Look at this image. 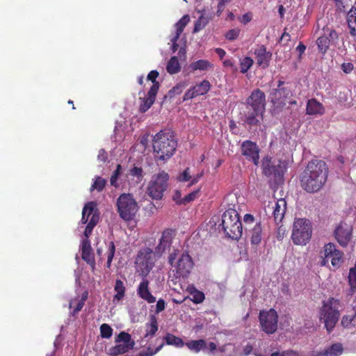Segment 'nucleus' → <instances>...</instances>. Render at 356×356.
<instances>
[{"mask_svg": "<svg viewBox=\"0 0 356 356\" xmlns=\"http://www.w3.org/2000/svg\"><path fill=\"white\" fill-rule=\"evenodd\" d=\"M328 168L321 160L311 161L305 170L301 177V186L307 192L315 193L318 191L326 182Z\"/></svg>", "mask_w": 356, "mask_h": 356, "instance_id": "nucleus-1", "label": "nucleus"}, {"mask_svg": "<svg viewBox=\"0 0 356 356\" xmlns=\"http://www.w3.org/2000/svg\"><path fill=\"white\" fill-rule=\"evenodd\" d=\"M152 146L159 156H172L177 146L174 132L170 129L160 131L154 136Z\"/></svg>", "mask_w": 356, "mask_h": 356, "instance_id": "nucleus-2", "label": "nucleus"}, {"mask_svg": "<svg viewBox=\"0 0 356 356\" xmlns=\"http://www.w3.org/2000/svg\"><path fill=\"white\" fill-rule=\"evenodd\" d=\"M340 302L334 298H330L324 302L320 310V321H322L328 333H330L334 328L339 321Z\"/></svg>", "mask_w": 356, "mask_h": 356, "instance_id": "nucleus-3", "label": "nucleus"}, {"mask_svg": "<svg viewBox=\"0 0 356 356\" xmlns=\"http://www.w3.org/2000/svg\"><path fill=\"white\" fill-rule=\"evenodd\" d=\"M220 225L227 237L235 240L241 238L243 231L242 224L235 209L229 208L224 212Z\"/></svg>", "mask_w": 356, "mask_h": 356, "instance_id": "nucleus-4", "label": "nucleus"}, {"mask_svg": "<svg viewBox=\"0 0 356 356\" xmlns=\"http://www.w3.org/2000/svg\"><path fill=\"white\" fill-rule=\"evenodd\" d=\"M168 263L175 268L177 277H186L193 267V261L188 252L174 250L168 256Z\"/></svg>", "mask_w": 356, "mask_h": 356, "instance_id": "nucleus-5", "label": "nucleus"}, {"mask_svg": "<svg viewBox=\"0 0 356 356\" xmlns=\"http://www.w3.org/2000/svg\"><path fill=\"white\" fill-rule=\"evenodd\" d=\"M290 159L283 157H264L262 161L263 172L266 176H274L280 179L286 170Z\"/></svg>", "mask_w": 356, "mask_h": 356, "instance_id": "nucleus-6", "label": "nucleus"}, {"mask_svg": "<svg viewBox=\"0 0 356 356\" xmlns=\"http://www.w3.org/2000/svg\"><path fill=\"white\" fill-rule=\"evenodd\" d=\"M312 233L311 222L305 218H296L291 234V239L296 245H305L309 241Z\"/></svg>", "mask_w": 356, "mask_h": 356, "instance_id": "nucleus-7", "label": "nucleus"}, {"mask_svg": "<svg viewBox=\"0 0 356 356\" xmlns=\"http://www.w3.org/2000/svg\"><path fill=\"white\" fill-rule=\"evenodd\" d=\"M118 211L124 220H131L136 216L138 207L136 201L130 194H122L117 200Z\"/></svg>", "mask_w": 356, "mask_h": 356, "instance_id": "nucleus-8", "label": "nucleus"}, {"mask_svg": "<svg viewBox=\"0 0 356 356\" xmlns=\"http://www.w3.org/2000/svg\"><path fill=\"white\" fill-rule=\"evenodd\" d=\"M169 176L165 172L154 175L149 184L147 193L153 199L159 200L168 187Z\"/></svg>", "mask_w": 356, "mask_h": 356, "instance_id": "nucleus-9", "label": "nucleus"}, {"mask_svg": "<svg viewBox=\"0 0 356 356\" xmlns=\"http://www.w3.org/2000/svg\"><path fill=\"white\" fill-rule=\"evenodd\" d=\"M159 73L157 70H152L149 72L147 79L152 83V86L147 92V96L142 99L143 104L140 106V111L146 112L155 102L156 95L160 88L161 84L156 81Z\"/></svg>", "mask_w": 356, "mask_h": 356, "instance_id": "nucleus-10", "label": "nucleus"}, {"mask_svg": "<svg viewBox=\"0 0 356 356\" xmlns=\"http://www.w3.org/2000/svg\"><path fill=\"white\" fill-rule=\"evenodd\" d=\"M115 342L117 344L108 350V355L111 356L126 353L133 349L135 346V341L131 339V335L124 331L117 336Z\"/></svg>", "mask_w": 356, "mask_h": 356, "instance_id": "nucleus-11", "label": "nucleus"}, {"mask_svg": "<svg viewBox=\"0 0 356 356\" xmlns=\"http://www.w3.org/2000/svg\"><path fill=\"white\" fill-rule=\"evenodd\" d=\"M264 111L245 106V110L241 112L243 125L248 127L249 131L256 130L258 127L261 126L264 120Z\"/></svg>", "mask_w": 356, "mask_h": 356, "instance_id": "nucleus-12", "label": "nucleus"}, {"mask_svg": "<svg viewBox=\"0 0 356 356\" xmlns=\"http://www.w3.org/2000/svg\"><path fill=\"white\" fill-rule=\"evenodd\" d=\"M286 209V202L281 198L277 200H273L264 206V210L266 216L273 218L276 224L282 222Z\"/></svg>", "mask_w": 356, "mask_h": 356, "instance_id": "nucleus-13", "label": "nucleus"}, {"mask_svg": "<svg viewBox=\"0 0 356 356\" xmlns=\"http://www.w3.org/2000/svg\"><path fill=\"white\" fill-rule=\"evenodd\" d=\"M343 252L336 248L334 243H329L323 247V251L321 252V265L324 266L328 264L329 259H331L332 265L335 268H339L342 263Z\"/></svg>", "mask_w": 356, "mask_h": 356, "instance_id": "nucleus-14", "label": "nucleus"}, {"mask_svg": "<svg viewBox=\"0 0 356 356\" xmlns=\"http://www.w3.org/2000/svg\"><path fill=\"white\" fill-rule=\"evenodd\" d=\"M284 81H278L277 88L273 89L270 93L271 103L274 106L280 108L284 107L287 99L293 95L291 88L284 86Z\"/></svg>", "mask_w": 356, "mask_h": 356, "instance_id": "nucleus-15", "label": "nucleus"}, {"mask_svg": "<svg viewBox=\"0 0 356 356\" xmlns=\"http://www.w3.org/2000/svg\"><path fill=\"white\" fill-rule=\"evenodd\" d=\"M259 319L262 330L266 334H273L277 330L278 316L275 309L260 311Z\"/></svg>", "mask_w": 356, "mask_h": 356, "instance_id": "nucleus-16", "label": "nucleus"}, {"mask_svg": "<svg viewBox=\"0 0 356 356\" xmlns=\"http://www.w3.org/2000/svg\"><path fill=\"white\" fill-rule=\"evenodd\" d=\"M266 99L265 93L259 88L253 90L246 99L245 106L265 112Z\"/></svg>", "mask_w": 356, "mask_h": 356, "instance_id": "nucleus-17", "label": "nucleus"}, {"mask_svg": "<svg viewBox=\"0 0 356 356\" xmlns=\"http://www.w3.org/2000/svg\"><path fill=\"white\" fill-rule=\"evenodd\" d=\"M175 236V232L172 229H165L163 232L159 243L155 248L154 253L158 256H161L164 252L170 249L172 240Z\"/></svg>", "mask_w": 356, "mask_h": 356, "instance_id": "nucleus-18", "label": "nucleus"}, {"mask_svg": "<svg viewBox=\"0 0 356 356\" xmlns=\"http://www.w3.org/2000/svg\"><path fill=\"white\" fill-rule=\"evenodd\" d=\"M211 85L208 80H203L200 83L189 88L184 94L183 100L191 99L197 96L207 94L211 89Z\"/></svg>", "mask_w": 356, "mask_h": 356, "instance_id": "nucleus-19", "label": "nucleus"}, {"mask_svg": "<svg viewBox=\"0 0 356 356\" xmlns=\"http://www.w3.org/2000/svg\"><path fill=\"white\" fill-rule=\"evenodd\" d=\"M353 227L346 223H341L335 229L334 235L338 243L346 247L351 239Z\"/></svg>", "mask_w": 356, "mask_h": 356, "instance_id": "nucleus-20", "label": "nucleus"}, {"mask_svg": "<svg viewBox=\"0 0 356 356\" xmlns=\"http://www.w3.org/2000/svg\"><path fill=\"white\" fill-rule=\"evenodd\" d=\"M137 293L140 298L145 300L148 303L156 302V298L149 291V281L146 278H143L139 284Z\"/></svg>", "mask_w": 356, "mask_h": 356, "instance_id": "nucleus-21", "label": "nucleus"}, {"mask_svg": "<svg viewBox=\"0 0 356 356\" xmlns=\"http://www.w3.org/2000/svg\"><path fill=\"white\" fill-rule=\"evenodd\" d=\"M254 55L257 63L259 66H262L264 68L268 66L272 54L267 51L264 45H261L255 49Z\"/></svg>", "mask_w": 356, "mask_h": 356, "instance_id": "nucleus-22", "label": "nucleus"}, {"mask_svg": "<svg viewBox=\"0 0 356 356\" xmlns=\"http://www.w3.org/2000/svg\"><path fill=\"white\" fill-rule=\"evenodd\" d=\"M306 113L309 115H322L325 113V107L316 99L312 98L307 102Z\"/></svg>", "mask_w": 356, "mask_h": 356, "instance_id": "nucleus-23", "label": "nucleus"}, {"mask_svg": "<svg viewBox=\"0 0 356 356\" xmlns=\"http://www.w3.org/2000/svg\"><path fill=\"white\" fill-rule=\"evenodd\" d=\"M198 13H201V15L195 22L193 33H197L202 30L214 16L213 13H207L204 9L199 10Z\"/></svg>", "mask_w": 356, "mask_h": 356, "instance_id": "nucleus-24", "label": "nucleus"}, {"mask_svg": "<svg viewBox=\"0 0 356 356\" xmlns=\"http://www.w3.org/2000/svg\"><path fill=\"white\" fill-rule=\"evenodd\" d=\"M343 353L341 343H334L323 352H310V356H339Z\"/></svg>", "mask_w": 356, "mask_h": 356, "instance_id": "nucleus-25", "label": "nucleus"}, {"mask_svg": "<svg viewBox=\"0 0 356 356\" xmlns=\"http://www.w3.org/2000/svg\"><path fill=\"white\" fill-rule=\"evenodd\" d=\"M243 156H259L260 149L257 143L250 140L243 141L241 145Z\"/></svg>", "mask_w": 356, "mask_h": 356, "instance_id": "nucleus-26", "label": "nucleus"}, {"mask_svg": "<svg viewBox=\"0 0 356 356\" xmlns=\"http://www.w3.org/2000/svg\"><path fill=\"white\" fill-rule=\"evenodd\" d=\"M91 246L89 240L86 239L82 241L81 251L82 259L91 266L95 265V259L93 255L91 254Z\"/></svg>", "mask_w": 356, "mask_h": 356, "instance_id": "nucleus-27", "label": "nucleus"}, {"mask_svg": "<svg viewBox=\"0 0 356 356\" xmlns=\"http://www.w3.org/2000/svg\"><path fill=\"white\" fill-rule=\"evenodd\" d=\"M189 68L192 72L197 70L208 71L213 68V65L208 60L200 59L191 63L189 65Z\"/></svg>", "mask_w": 356, "mask_h": 356, "instance_id": "nucleus-28", "label": "nucleus"}, {"mask_svg": "<svg viewBox=\"0 0 356 356\" xmlns=\"http://www.w3.org/2000/svg\"><path fill=\"white\" fill-rule=\"evenodd\" d=\"M346 20L350 33L351 35H356V8H352L347 13Z\"/></svg>", "mask_w": 356, "mask_h": 356, "instance_id": "nucleus-29", "label": "nucleus"}, {"mask_svg": "<svg viewBox=\"0 0 356 356\" xmlns=\"http://www.w3.org/2000/svg\"><path fill=\"white\" fill-rule=\"evenodd\" d=\"M96 207V203L94 202H89L84 206L82 211V218L81 220V224H86L88 221V218L90 215H93L94 213H97L95 211V208Z\"/></svg>", "mask_w": 356, "mask_h": 356, "instance_id": "nucleus-30", "label": "nucleus"}, {"mask_svg": "<svg viewBox=\"0 0 356 356\" xmlns=\"http://www.w3.org/2000/svg\"><path fill=\"white\" fill-rule=\"evenodd\" d=\"M190 21V17L188 15H184L176 24V33L174 35V41L176 40H179L181 34L184 30V28L188 24Z\"/></svg>", "mask_w": 356, "mask_h": 356, "instance_id": "nucleus-31", "label": "nucleus"}, {"mask_svg": "<svg viewBox=\"0 0 356 356\" xmlns=\"http://www.w3.org/2000/svg\"><path fill=\"white\" fill-rule=\"evenodd\" d=\"M341 325L345 329H353L356 327V310L353 314L344 315L341 321Z\"/></svg>", "mask_w": 356, "mask_h": 356, "instance_id": "nucleus-32", "label": "nucleus"}, {"mask_svg": "<svg viewBox=\"0 0 356 356\" xmlns=\"http://www.w3.org/2000/svg\"><path fill=\"white\" fill-rule=\"evenodd\" d=\"M166 70L170 74H177L181 70V65L177 56H172L166 65Z\"/></svg>", "mask_w": 356, "mask_h": 356, "instance_id": "nucleus-33", "label": "nucleus"}, {"mask_svg": "<svg viewBox=\"0 0 356 356\" xmlns=\"http://www.w3.org/2000/svg\"><path fill=\"white\" fill-rule=\"evenodd\" d=\"M262 227L261 222H257L251 230V243L254 245H258L261 241Z\"/></svg>", "mask_w": 356, "mask_h": 356, "instance_id": "nucleus-34", "label": "nucleus"}, {"mask_svg": "<svg viewBox=\"0 0 356 356\" xmlns=\"http://www.w3.org/2000/svg\"><path fill=\"white\" fill-rule=\"evenodd\" d=\"M158 330L157 319L154 315H151L149 322L146 323V334L145 337H152Z\"/></svg>", "mask_w": 356, "mask_h": 356, "instance_id": "nucleus-35", "label": "nucleus"}, {"mask_svg": "<svg viewBox=\"0 0 356 356\" xmlns=\"http://www.w3.org/2000/svg\"><path fill=\"white\" fill-rule=\"evenodd\" d=\"M186 346L192 351L198 353L204 350L207 348L206 341L204 339L193 340L186 343Z\"/></svg>", "mask_w": 356, "mask_h": 356, "instance_id": "nucleus-36", "label": "nucleus"}, {"mask_svg": "<svg viewBox=\"0 0 356 356\" xmlns=\"http://www.w3.org/2000/svg\"><path fill=\"white\" fill-rule=\"evenodd\" d=\"M148 145V137L147 136H143L140 141L138 142L134 146H133L131 149V153L135 154L136 152L143 154L144 156H145V151L147 148V146Z\"/></svg>", "mask_w": 356, "mask_h": 356, "instance_id": "nucleus-37", "label": "nucleus"}, {"mask_svg": "<svg viewBox=\"0 0 356 356\" xmlns=\"http://www.w3.org/2000/svg\"><path fill=\"white\" fill-rule=\"evenodd\" d=\"M164 339L168 345L174 346L177 348H181L184 345V343L181 338L170 333L166 334Z\"/></svg>", "mask_w": 356, "mask_h": 356, "instance_id": "nucleus-38", "label": "nucleus"}, {"mask_svg": "<svg viewBox=\"0 0 356 356\" xmlns=\"http://www.w3.org/2000/svg\"><path fill=\"white\" fill-rule=\"evenodd\" d=\"M114 290L116 291V294L113 298V300H117L118 301H120V300L122 299L125 293V287L124 286L122 281H121L120 280H117L115 281Z\"/></svg>", "mask_w": 356, "mask_h": 356, "instance_id": "nucleus-39", "label": "nucleus"}, {"mask_svg": "<svg viewBox=\"0 0 356 356\" xmlns=\"http://www.w3.org/2000/svg\"><path fill=\"white\" fill-rule=\"evenodd\" d=\"M99 221V215L97 213H94L92 216H91L90 220H89L87 226L86 227L84 231V235L86 238H88L92 233V231L95 226Z\"/></svg>", "mask_w": 356, "mask_h": 356, "instance_id": "nucleus-40", "label": "nucleus"}, {"mask_svg": "<svg viewBox=\"0 0 356 356\" xmlns=\"http://www.w3.org/2000/svg\"><path fill=\"white\" fill-rule=\"evenodd\" d=\"M330 40L327 35H322L316 40V44L320 51L325 53L329 48Z\"/></svg>", "mask_w": 356, "mask_h": 356, "instance_id": "nucleus-41", "label": "nucleus"}, {"mask_svg": "<svg viewBox=\"0 0 356 356\" xmlns=\"http://www.w3.org/2000/svg\"><path fill=\"white\" fill-rule=\"evenodd\" d=\"M187 86L188 83L186 81H180L177 83L171 90H169L168 95L170 97H173L176 95H180Z\"/></svg>", "mask_w": 356, "mask_h": 356, "instance_id": "nucleus-42", "label": "nucleus"}, {"mask_svg": "<svg viewBox=\"0 0 356 356\" xmlns=\"http://www.w3.org/2000/svg\"><path fill=\"white\" fill-rule=\"evenodd\" d=\"M253 63V59L249 56L240 59L241 72L243 74L246 73L252 66Z\"/></svg>", "mask_w": 356, "mask_h": 356, "instance_id": "nucleus-43", "label": "nucleus"}, {"mask_svg": "<svg viewBox=\"0 0 356 356\" xmlns=\"http://www.w3.org/2000/svg\"><path fill=\"white\" fill-rule=\"evenodd\" d=\"M106 183V179L102 178L101 177H97L92 185L91 186L90 191H92L96 189L98 191H102L104 189Z\"/></svg>", "mask_w": 356, "mask_h": 356, "instance_id": "nucleus-44", "label": "nucleus"}, {"mask_svg": "<svg viewBox=\"0 0 356 356\" xmlns=\"http://www.w3.org/2000/svg\"><path fill=\"white\" fill-rule=\"evenodd\" d=\"M100 334L102 338L109 339L113 334V329L109 325L103 323L100 326Z\"/></svg>", "mask_w": 356, "mask_h": 356, "instance_id": "nucleus-45", "label": "nucleus"}, {"mask_svg": "<svg viewBox=\"0 0 356 356\" xmlns=\"http://www.w3.org/2000/svg\"><path fill=\"white\" fill-rule=\"evenodd\" d=\"M234 349L235 346L234 344L227 343L223 345L222 346L219 347L218 350L220 353L225 354V356H232V353L234 351Z\"/></svg>", "mask_w": 356, "mask_h": 356, "instance_id": "nucleus-46", "label": "nucleus"}, {"mask_svg": "<svg viewBox=\"0 0 356 356\" xmlns=\"http://www.w3.org/2000/svg\"><path fill=\"white\" fill-rule=\"evenodd\" d=\"M199 193V190L194 191L190 193H188L187 195H186L182 200L179 202L180 204H186L191 201H193L197 197Z\"/></svg>", "mask_w": 356, "mask_h": 356, "instance_id": "nucleus-47", "label": "nucleus"}, {"mask_svg": "<svg viewBox=\"0 0 356 356\" xmlns=\"http://www.w3.org/2000/svg\"><path fill=\"white\" fill-rule=\"evenodd\" d=\"M115 252V247L113 242H111L109 244L108 252L107 255L106 266L110 268L113 258Z\"/></svg>", "mask_w": 356, "mask_h": 356, "instance_id": "nucleus-48", "label": "nucleus"}, {"mask_svg": "<svg viewBox=\"0 0 356 356\" xmlns=\"http://www.w3.org/2000/svg\"><path fill=\"white\" fill-rule=\"evenodd\" d=\"M191 294L193 296L192 300L196 304L201 303L204 300V294L200 291L195 289L194 292H191Z\"/></svg>", "mask_w": 356, "mask_h": 356, "instance_id": "nucleus-49", "label": "nucleus"}, {"mask_svg": "<svg viewBox=\"0 0 356 356\" xmlns=\"http://www.w3.org/2000/svg\"><path fill=\"white\" fill-rule=\"evenodd\" d=\"M324 35H327L329 38V40L331 41H335L338 39V34L337 31L330 28H325L323 29Z\"/></svg>", "mask_w": 356, "mask_h": 356, "instance_id": "nucleus-50", "label": "nucleus"}, {"mask_svg": "<svg viewBox=\"0 0 356 356\" xmlns=\"http://www.w3.org/2000/svg\"><path fill=\"white\" fill-rule=\"evenodd\" d=\"M241 30L238 28L229 30L226 34L225 38L229 40H234L239 36Z\"/></svg>", "mask_w": 356, "mask_h": 356, "instance_id": "nucleus-51", "label": "nucleus"}, {"mask_svg": "<svg viewBox=\"0 0 356 356\" xmlns=\"http://www.w3.org/2000/svg\"><path fill=\"white\" fill-rule=\"evenodd\" d=\"M120 170H121V165H120V164H118L117 168L114 171V172L112 175L111 179H110L111 184L115 187H117L118 186V179L119 175L120 174Z\"/></svg>", "mask_w": 356, "mask_h": 356, "instance_id": "nucleus-52", "label": "nucleus"}, {"mask_svg": "<svg viewBox=\"0 0 356 356\" xmlns=\"http://www.w3.org/2000/svg\"><path fill=\"white\" fill-rule=\"evenodd\" d=\"M192 176L191 175L190 170L188 168L185 169L178 177L177 179L179 181H191Z\"/></svg>", "mask_w": 356, "mask_h": 356, "instance_id": "nucleus-53", "label": "nucleus"}, {"mask_svg": "<svg viewBox=\"0 0 356 356\" xmlns=\"http://www.w3.org/2000/svg\"><path fill=\"white\" fill-rule=\"evenodd\" d=\"M163 346V343H161L159 346H158L154 351H152L149 348L146 352H140L138 356H152L156 353H158Z\"/></svg>", "mask_w": 356, "mask_h": 356, "instance_id": "nucleus-54", "label": "nucleus"}, {"mask_svg": "<svg viewBox=\"0 0 356 356\" xmlns=\"http://www.w3.org/2000/svg\"><path fill=\"white\" fill-rule=\"evenodd\" d=\"M165 307V302L163 299L160 298L156 305V313L159 314L163 311Z\"/></svg>", "mask_w": 356, "mask_h": 356, "instance_id": "nucleus-55", "label": "nucleus"}, {"mask_svg": "<svg viewBox=\"0 0 356 356\" xmlns=\"http://www.w3.org/2000/svg\"><path fill=\"white\" fill-rule=\"evenodd\" d=\"M353 68H354V65L351 63H343L341 65V69H342L343 72L346 74L350 73L353 71Z\"/></svg>", "mask_w": 356, "mask_h": 356, "instance_id": "nucleus-56", "label": "nucleus"}, {"mask_svg": "<svg viewBox=\"0 0 356 356\" xmlns=\"http://www.w3.org/2000/svg\"><path fill=\"white\" fill-rule=\"evenodd\" d=\"M142 169L140 168L134 167L133 169L131 170V175L132 176H136L138 178L142 177Z\"/></svg>", "mask_w": 356, "mask_h": 356, "instance_id": "nucleus-57", "label": "nucleus"}, {"mask_svg": "<svg viewBox=\"0 0 356 356\" xmlns=\"http://www.w3.org/2000/svg\"><path fill=\"white\" fill-rule=\"evenodd\" d=\"M224 67H229L234 70H236V66L234 65V62L231 59H227L223 61Z\"/></svg>", "mask_w": 356, "mask_h": 356, "instance_id": "nucleus-58", "label": "nucleus"}, {"mask_svg": "<svg viewBox=\"0 0 356 356\" xmlns=\"http://www.w3.org/2000/svg\"><path fill=\"white\" fill-rule=\"evenodd\" d=\"M215 51L218 54V56H219L220 59H221V60L226 55V51L223 49H222V48H219V47L216 48L215 49Z\"/></svg>", "mask_w": 356, "mask_h": 356, "instance_id": "nucleus-59", "label": "nucleus"}, {"mask_svg": "<svg viewBox=\"0 0 356 356\" xmlns=\"http://www.w3.org/2000/svg\"><path fill=\"white\" fill-rule=\"evenodd\" d=\"M83 305H84V299L82 298V300H81L76 305V307L74 308V313H77L79 312V311L81 310V309L83 308Z\"/></svg>", "mask_w": 356, "mask_h": 356, "instance_id": "nucleus-60", "label": "nucleus"}, {"mask_svg": "<svg viewBox=\"0 0 356 356\" xmlns=\"http://www.w3.org/2000/svg\"><path fill=\"white\" fill-rule=\"evenodd\" d=\"M207 348H208V349H209V354H210V353H213V352H214L215 350H217V346H216V344L215 343H213V342H210V343L208 344L207 348L206 349H207Z\"/></svg>", "mask_w": 356, "mask_h": 356, "instance_id": "nucleus-61", "label": "nucleus"}, {"mask_svg": "<svg viewBox=\"0 0 356 356\" xmlns=\"http://www.w3.org/2000/svg\"><path fill=\"white\" fill-rule=\"evenodd\" d=\"M201 177V174H197L195 176L192 177V178L191 179V183L188 184V186L197 183Z\"/></svg>", "mask_w": 356, "mask_h": 356, "instance_id": "nucleus-62", "label": "nucleus"}, {"mask_svg": "<svg viewBox=\"0 0 356 356\" xmlns=\"http://www.w3.org/2000/svg\"><path fill=\"white\" fill-rule=\"evenodd\" d=\"M305 49L306 46L302 42L299 43L296 47V50L299 52L300 56H301V55L305 52Z\"/></svg>", "mask_w": 356, "mask_h": 356, "instance_id": "nucleus-63", "label": "nucleus"}, {"mask_svg": "<svg viewBox=\"0 0 356 356\" xmlns=\"http://www.w3.org/2000/svg\"><path fill=\"white\" fill-rule=\"evenodd\" d=\"M251 19H252V16L250 13H245L243 15L242 22L244 24H247L248 22H250Z\"/></svg>", "mask_w": 356, "mask_h": 356, "instance_id": "nucleus-64", "label": "nucleus"}]
</instances>
